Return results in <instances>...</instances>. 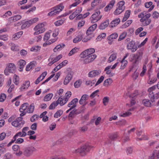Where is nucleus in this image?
<instances>
[{
    "label": "nucleus",
    "instance_id": "393cba45",
    "mask_svg": "<svg viewBox=\"0 0 159 159\" xmlns=\"http://www.w3.org/2000/svg\"><path fill=\"white\" fill-rule=\"evenodd\" d=\"M117 53H113L109 57L108 59V62L109 63L114 61L117 57Z\"/></svg>",
    "mask_w": 159,
    "mask_h": 159
},
{
    "label": "nucleus",
    "instance_id": "2f4dec72",
    "mask_svg": "<svg viewBox=\"0 0 159 159\" xmlns=\"http://www.w3.org/2000/svg\"><path fill=\"white\" fill-rule=\"evenodd\" d=\"M112 82V80L111 78H108L105 80L103 83L104 86H108Z\"/></svg>",
    "mask_w": 159,
    "mask_h": 159
},
{
    "label": "nucleus",
    "instance_id": "1a4fd4ad",
    "mask_svg": "<svg viewBox=\"0 0 159 159\" xmlns=\"http://www.w3.org/2000/svg\"><path fill=\"white\" fill-rule=\"evenodd\" d=\"M95 52V50L93 48L88 49L83 52L81 54V57L84 58L86 56L93 55L92 54Z\"/></svg>",
    "mask_w": 159,
    "mask_h": 159
},
{
    "label": "nucleus",
    "instance_id": "473e14b6",
    "mask_svg": "<svg viewBox=\"0 0 159 159\" xmlns=\"http://www.w3.org/2000/svg\"><path fill=\"white\" fill-rule=\"evenodd\" d=\"M118 35L116 33H114L110 35L108 38L109 40L111 41L113 39H115L118 37Z\"/></svg>",
    "mask_w": 159,
    "mask_h": 159
},
{
    "label": "nucleus",
    "instance_id": "412c9836",
    "mask_svg": "<svg viewBox=\"0 0 159 159\" xmlns=\"http://www.w3.org/2000/svg\"><path fill=\"white\" fill-rule=\"evenodd\" d=\"M88 98L89 96L88 95L86 94L83 95L79 101V103L81 105L84 104L85 101L88 99Z\"/></svg>",
    "mask_w": 159,
    "mask_h": 159
},
{
    "label": "nucleus",
    "instance_id": "37998d69",
    "mask_svg": "<svg viewBox=\"0 0 159 159\" xmlns=\"http://www.w3.org/2000/svg\"><path fill=\"white\" fill-rule=\"evenodd\" d=\"M117 137V134L116 133L110 134L109 135L110 139L112 140H114L116 139Z\"/></svg>",
    "mask_w": 159,
    "mask_h": 159
},
{
    "label": "nucleus",
    "instance_id": "0e129e2a",
    "mask_svg": "<svg viewBox=\"0 0 159 159\" xmlns=\"http://www.w3.org/2000/svg\"><path fill=\"white\" fill-rule=\"evenodd\" d=\"M76 110L74 109L71 111L69 114V117H70L72 118L74 117L73 116L74 115H76Z\"/></svg>",
    "mask_w": 159,
    "mask_h": 159
},
{
    "label": "nucleus",
    "instance_id": "5fc2aeb1",
    "mask_svg": "<svg viewBox=\"0 0 159 159\" xmlns=\"http://www.w3.org/2000/svg\"><path fill=\"white\" fill-rule=\"evenodd\" d=\"M104 78V77L103 76H101L95 84V86H96L100 84L101 82H102L103 81Z\"/></svg>",
    "mask_w": 159,
    "mask_h": 159
},
{
    "label": "nucleus",
    "instance_id": "20e7f679",
    "mask_svg": "<svg viewBox=\"0 0 159 159\" xmlns=\"http://www.w3.org/2000/svg\"><path fill=\"white\" fill-rule=\"evenodd\" d=\"M64 7L61 4L54 7L53 8V10L49 12L48 14V16H52L54 15L58 14L62 11Z\"/></svg>",
    "mask_w": 159,
    "mask_h": 159
},
{
    "label": "nucleus",
    "instance_id": "69168bd1",
    "mask_svg": "<svg viewBox=\"0 0 159 159\" xmlns=\"http://www.w3.org/2000/svg\"><path fill=\"white\" fill-rule=\"evenodd\" d=\"M12 149L14 151H18L20 150L19 146L17 145H15L12 147Z\"/></svg>",
    "mask_w": 159,
    "mask_h": 159
},
{
    "label": "nucleus",
    "instance_id": "bb28decb",
    "mask_svg": "<svg viewBox=\"0 0 159 159\" xmlns=\"http://www.w3.org/2000/svg\"><path fill=\"white\" fill-rule=\"evenodd\" d=\"M25 61L22 60H20L18 62V65L19 66L20 71H21L22 69L25 65Z\"/></svg>",
    "mask_w": 159,
    "mask_h": 159
},
{
    "label": "nucleus",
    "instance_id": "338daca9",
    "mask_svg": "<svg viewBox=\"0 0 159 159\" xmlns=\"http://www.w3.org/2000/svg\"><path fill=\"white\" fill-rule=\"evenodd\" d=\"M4 157L5 159H10L12 157V155L10 153H7L4 155Z\"/></svg>",
    "mask_w": 159,
    "mask_h": 159
},
{
    "label": "nucleus",
    "instance_id": "e2e57ef3",
    "mask_svg": "<svg viewBox=\"0 0 159 159\" xmlns=\"http://www.w3.org/2000/svg\"><path fill=\"white\" fill-rule=\"evenodd\" d=\"M50 37V33L49 32H47L45 34L43 39L44 41H47L48 40Z\"/></svg>",
    "mask_w": 159,
    "mask_h": 159
},
{
    "label": "nucleus",
    "instance_id": "13d9d810",
    "mask_svg": "<svg viewBox=\"0 0 159 159\" xmlns=\"http://www.w3.org/2000/svg\"><path fill=\"white\" fill-rule=\"evenodd\" d=\"M53 58L51 57V56L48 59V61L50 62L48 64V65L50 66L53 64L54 63L56 62L55 61H54L53 60Z\"/></svg>",
    "mask_w": 159,
    "mask_h": 159
},
{
    "label": "nucleus",
    "instance_id": "f704fd0d",
    "mask_svg": "<svg viewBox=\"0 0 159 159\" xmlns=\"http://www.w3.org/2000/svg\"><path fill=\"white\" fill-rule=\"evenodd\" d=\"M132 20H128L121 26V28L123 29L126 28L132 23Z\"/></svg>",
    "mask_w": 159,
    "mask_h": 159
},
{
    "label": "nucleus",
    "instance_id": "6e6552de",
    "mask_svg": "<svg viewBox=\"0 0 159 159\" xmlns=\"http://www.w3.org/2000/svg\"><path fill=\"white\" fill-rule=\"evenodd\" d=\"M97 56L95 54L92 55L90 56H86V58L81 61L83 62L84 64H88L92 62L96 58Z\"/></svg>",
    "mask_w": 159,
    "mask_h": 159
},
{
    "label": "nucleus",
    "instance_id": "79ce46f5",
    "mask_svg": "<svg viewBox=\"0 0 159 159\" xmlns=\"http://www.w3.org/2000/svg\"><path fill=\"white\" fill-rule=\"evenodd\" d=\"M58 104H59L61 106H62L65 104L66 103H65L64 99H63L62 98L60 97L56 101Z\"/></svg>",
    "mask_w": 159,
    "mask_h": 159
},
{
    "label": "nucleus",
    "instance_id": "6e6d98bb",
    "mask_svg": "<svg viewBox=\"0 0 159 159\" xmlns=\"http://www.w3.org/2000/svg\"><path fill=\"white\" fill-rule=\"evenodd\" d=\"M125 4V2L123 1H121L119 2L118 4L119 5L118 7L119 8H124L125 9V7L124 6Z\"/></svg>",
    "mask_w": 159,
    "mask_h": 159
},
{
    "label": "nucleus",
    "instance_id": "8fccbe9b",
    "mask_svg": "<svg viewBox=\"0 0 159 159\" xmlns=\"http://www.w3.org/2000/svg\"><path fill=\"white\" fill-rule=\"evenodd\" d=\"M101 0H94L91 3V6L93 7L98 5L100 2Z\"/></svg>",
    "mask_w": 159,
    "mask_h": 159
},
{
    "label": "nucleus",
    "instance_id": "cd10ccee",
    "mask_svg": "<svg viewBox=\"0 0 159 159\" xmlns=\"http://www.w3.org/2000/svg\"><path fill=\"white\" fill-rule=\"evenodd\" d=\"M142 103L145 106L150 107L151 105V102L148 99H144L142 101Z\"/></svg>",
    "mask_w": 159,
    "mask_h": 159
},
{
    "label": "nucleus",
    "instance_id": "774afa93",
    "mask_svg": "<svg viewBox=\"0 0 159 159\" xmlns=\"http://www.w3.org/2000/svg\"><path fill=\"white\" fill-rule=\"evenodd\" d=\"M50 159H66L65 157L59 156H53Z\"/></svg>",
    "mask_w": 159,
    "mask_h": 159
},
{
    "label": "nucleus",
    "instance_id": "f3484780",
    "mask_svg": "<svg viewBox=\"0 0 159 159\" xmlns=\"http://www.w3.org/2000/svg\"><path fill=\"white\" fill-rule=\"evenodd\" d=\"M78 99L77 98L73 99L68 103V107H71V108L74 109L77 106L76 103L78 102Z\"/></svg>",
    "mask_w": 159,
    "mask_h": 159
},
{
    "label": "nucleus",
    "instance_id": "0eeeda50",
    "mask_svg": "<svg viewBox=\"0 0 159 159\" xmlns=\"http://www.w3.org/2000/svg\"><path fill=\"white\" fill-rule=\"evenodd\" d=\"M100 14V11H97L93 14L91 17L92 23H95L101 19L102 17V15L99 16Z\"/></svg>",
    "mask_w": 159,
    "mask_h": 159
},
{
    "label": "nucleus",
    "instance_id": "58836bf2",
    "mask_svg": "<svg viewBox=\"0 0 159 159\" xmlns=\"http://www.w3.org/2000/svg\"><path fill=\"white\" fill-rule=\"evenodd\" d=\"M63 111L62 110H58L54 115V117L55 118H57L60 117L63 114Z\"/></svg>",
    "mask_w": 159,
    "mask_h": 159
},
{
    "label": "nucleus",
    "instance_id": "ea45409f",
    "mask_svg": "<svg viewBox=\"0 0 159 159\" xmlns=\"http://www.w3.org/2000/svg\"><path fill=\"white\" fill-rule=\"evenodd\" d=\"M65 21L64 19H61L58 20H57L54 23V24L57 26H58L62 25L63 24Z\"/></svg>",
    "mask_w": 159,
    "mask_h": 159
},
{
    "label": "nucleus",
    "instance_id": "aec40b11",
    "mask_svg": "<svg viewBox=\"0 0 159 159\" xmlns=\"http://www.w3.org/2000/svg\"><path fill=\"white\" fill-rule=\"evenodd\" d=\"M120 22V19L119 18H116L112 20L110 25V26L112 28L115 27Z\"/></svg>",
    "mask_w": 159,
    "mask_h": 159
},
{
    "label": "nucleus",
    "instance_id": "72a5a7b5",
    "mask_svg": "<svg viewBox=\"0 0 159 159\" xmlns=\"http://www.w3.org/2000/svg\"><path fill=\"white\" fill-rule=\"evenodd\" d=\"M125 10L124 8H119L118 7L114 12V14L117 15L122 13Z\"/></svg>",
    "mask_w": 159,
    "mask_h": 159
},
{
    "label": "nucleus",
    "instance_id": "e433bc0d",
    "mask_svg": "<svg viewBox=\"0 0 159 159\" xmlns=\"http://www.w3.org/2000/svg\"><path fill=\"white\" fill-rule=\"evenodd\" d=\"M53 94L52 93H49L45 96L44 98V100L45 101H50L52 97Z\"/></svg>",
    "mask_w": 159,
    "mask_h": 159
},
{
    "label": "nucleus",
    "instance_id": "4be33fe9",
    "mask_svg": "<svg viewBox=\"0 0 159 159\" xmlns=\"http://www.w3.org/2000/svg\"><path fill=\"white\" fill-rule=\"evenodd\" d=\"M36 62L34 61L31 62L30 64L28 65L26 68V70L29 71L33 68L35 66Z\"/></svg>",
    "mask_w": 159,
    "mask_h": 159
},
{
    "label": "nucleus",
    "instance_id": "f03ea898",
    "mask_svg": "<svg viewBox=\"0 0 159 159\" xmlns=\"http://www.w3.org/2000/svg\"><path fill=\"white\" fill-rule=\"evenodd\" d=\"M38 20L39 19L38 18L36 17L29 20L25 21V22L24 21H21V24H22L21 26V29H24L29 27L31 25L37 22Z\"/></svg>",
    "mask_w": 159,
    "mask_h": 159
},
{
    "label": "nucleus",
    "instance_id": "4c0bfd02",
    "mask_svg": "<svg viewBox=\"0 0 159 159\" xmlns=\"http://www.w3.org/2000/svg\"><path fill=\"white\" fill-rule=\"evenodd\" d=\"M149 93L148 96L151 99V101L153 102H154L155 96L154 93L152 91H148Z\"/></svg>",
    "mask_w": 159,
    "mask_h": 159
},
{
    "label": "nucleus",
    "instance_id": "7c9ffc66",
    "mask_svg": "<svg viewBox=\"0 0 159 159\" xmlns=\"http://www.w3.org/2000/svg\"><path fill=\"white\" fill-rule=\"evenodd\" d=\"M83 38V37L82 35H79L73 39V42L74 43H76L81 41Z\"/></svg>",
    "mask_w": 159,
    "mask_h": 159
},
{
    "label": "nucleus",
    "instance_id": "39448f33",
    "mask_svg": "<svg viewBox=\"0 0 159 159\" xmlns=\"http://www.w3.org/2000/svg\"><path fill=\"white\" fill-rule=\"evenodd\" d=\"M16 69V67L15 65L13 63H10L5 70L4 74L6 75H8L10 73L15 72Z\"/></svg>",
    "mask_w": 159,
    "mask_h": 159
},
{
    "label": "nucleus",
    "instance_id": "de8ad7c7",
    "mask_svg": "<svg viewBox=\"0 0 159 159\" xmlns=\"http://www.w3.org/2000/svg\"><path fill=\"white\" fill-rule=\"evenodd\" d=\"M11 49L13 51H16L19 50L18 47L14 44H11Z\"/></svg>",
    "mask_w": 159,
    "mask_h": 159
},
{
    "label": "nucleus",
    "instance_id": "052dcab7",
    "mask_svg": "<svg viewBox=\"0 0 159 159\" xmlns=\"http://www.w3.org/2000/svg\"><path fill=\"white\" fill-rule=\"evenodd\" d=\"M6 96L4 93H2L0 96V102H3L6 98Z\"/></svg>",
    "mask_w": 159,
    "mask_h": 159
},
{
    "label": "nucleus",
    "instance_id": "4d7b16f0",
    "mask_svg": "<svg viewBox=\"0 0 159 159\" xmlns=\"http://www.w3.org/2000/svg\"><path fill=\"white\" fill-rule=\"evenodd\" d=\"M4 81V76L2 74H0V87L2 86Z\"/></svg>",
    "mask_w": 159,
    "mask_h": 159
},
{
    "label": "nucleus",
    "instance_id": "a19ab883",
    "mask_svg": "<svg viewBox=\"0 0 159 159\" xmlns=\"http://www.w3.org/2000/svg\"><path fill=\"white\" fill-rule=\"evenodd\" d=\"M121 66L120 69H123L126 66L127 64L128 61L127 60H124V59H123L121 61Z\"/></svg>",
    "mask_w": 159,
    "mask_h": 159
},
{
    "label": "nucleus",
    "instance_id": "c03bdc74",
    "mask_svg": "<svg viewBox=\"0 0 159 159\" xmlns=\"http://www.w3.org/2000/svg\"><path fill=\"white\" fill-rule=\"evenodd\" d=\"M58 105V103H57V102H52L49 106V109L50 110H52L54 109Z\"/></svg>",
    "mask_w": 159,
    "mask_h": 159
},
{
    "label": "nucleus",
    "instance_id": "c9c22d12",
    "mask_svg": "<svg viewBox=\"0 0 159 159\" xmlns=\"http://www.w3.org/2000/svg\"><path fill=\"white\" fill-rule=\"evenodd\" d=\"M79 50V48H75L71 50L69 53L68 54V55L69 56H70L74 54L75 53L77 52Z\"/></svg>",
    "mask_w": 159,
    "mask_h": 159
},
{
    "label": "nucleus",
    "instance_id": "c756f323",
    "mask_svg": "<svg viewBox=\"0 0 159 159\" xmlns=\"http://www.w3.org/2000/svg\"><path fill=\"white\" fill-rule=\"evenodd\" d=\"M34 104L33 103H32L27 109V112L29 113H32L34 110Z\"/></svg>",
    "mask_w": 159,
    "mask_h": 159
},
{
    "label": "nucleus",
    "instance_id": "b1692460",
    "mask_svg": "<svg viewBox=\"0 0 159 159\" xmlns=\"http://www.w3.org/2000/svg\"><path fill=\"white\" fill-rule=\"evenodd\" d=\"M111 67V66H108L105 68L104 70L106 71V74L110 75L109 76L110 77H112L114 75V74L111 72V71L110 70Z\"/></svg>",
    "mask_w": 159,
    "mask_h": 159
},
{
    "label": "nucleus",
    "instance_id": "9d476101",
    "mask_svg": "<svg viewBox=\"0 0 159 159\" xmlns=\"http://www.w3.org/2000/svg\"><path fill=\"white\" fill-rule=\"evenodd\" d=\"M29 106V104L27 103H23L21 106L19 110L21 113L20 114L21 116H22L27 113V108Z\"/></svg>",
    "mask_w": 159,
    "mask_h": 159
},
{
    "label": "nucleus",
    "instance_id": "3c124183",
    "mask_svg": "<svg viewBox=\"0 0 159 159\" xmlns=\"http://www.w3.org/2000/svg\"><path fill=\"white\" fill-rule=\"evenodd\" d=\"M79 131L80 132H84L87 131L88 129V127L85 126L82 127H80L79 128Z\"/></svg>",
    "mask_w": 159,
    "mask_h": 159
},
{
    "label": "nucleus",
    "instance_id": "f257e3e1",
    "mask_svg": "<svg viewBox=\"0 0 159 159\" xmlns=\"http://www.w3.org/2000/svg\"><path fill=\"white\" fill-rule=\"evenodd\" d=\"M92 148V147L88 144L84 145L80 148L73 150L72 152L74 153H79L81 156H84L89 152Z\"/></svg>",
    "mask_w": 159,
    "mask_h": 159
},
{
    "label": "nucleus",
    "instance_id": "603ef678",
    "mask_svg": "<svg viewBox=\"0 0 159 159\" xmlns=\"http://www.w3.org/2000/svg\"><path fill=\"white\" fill-rule=\"evenodd\" d=\"M25 133H24V134L22 133V132H19L17 133L14 136V137H15V138H16V139L19 136L20 137H25Z\"/></svg>",
    "mask_w": 159,
    "mask_h": 159
},
{
    "label": "nucleus",
    "instance_id": "09e8293b",
    "mask_svg": "<svg viewBox=\"0 0 159 159\" xmlns=\"http://www.w3.org/2000/svg\"><path fill=\"white\" fill-rule=\"evenodd\" d=\"M40 47L39 46H34L30 48L31 51L37 52L40 49Z\"/></svg>",
    "mask_w": 159,
    "mask_h": 159
},
{
    "label": "nucleus",
    "instance_id": "5701e85b",
    "mask_svg": "<svg viewBox=\"0 0 159 159\" xmlns=\"http://www.w3.org/2000/svg\"><path fill=\"white\" fill-rule=\"evenodd\" d=\"M65 46V44L63 43H61L58 45L54 48L53 51L55 52L60 51L64 48Z\"/></svg>",
    "mask_w": 159,
    "mask_h": 159
},
{
    "label": "nucleus",
    "instance_id": "dca6fc26",
    "mask_svg": "<svg viewBox=\"0 0 159 159\" xmlns=\"http://www.w3.org/2000/svg\"><path fill=\"white\" fill-rule=\"evenodd\" d=\"M97 26L96 24H95L90 27L86 31V34L87 35L91 34L96 29Z\"/></svg>",
    "mask_w": 159,
    "mask_h": 159
},
{
    "label": "nucleus",
    "instance_id": "f8f14e48",
    "mask_svg": "<svg viewBox=\"0 0 159 159\" xmlns=\"http://www.w3.org/2000/svg\"><path fill=\"white\" fill-rule=\"evenodd\" d=\"M143 54V52L141 51L138 50L136 54H133V59L135 60V63H136L139 60L141 59Z\"/></svg>",
    "mask_w": 159,
    "mask_h": 159
},
{
    "label": "nucleus",
    "instance_id": "c85d7f7f",
    "mask_svg": "<svg viewBox=\"0 0 159 159\" xmlns=\"http://www.w3.org/2000/svg\"><path fill=\"white\" fill-rule=\"evenodd\" d=\"M71 93L70 91L67 92L65 94V97L64 98L65 103H66L68 100V99L71 96Z\"/></svg>",
    "mask_w": 159,
    "mask_h": 159
},
{
    "label": "nucleus",
    "instance_id": "864d4df0",
    "mask_svg": "<svg viewBox=\"0 0 159 159\" xmlns=\"http://www.w3.org/2000/svg\"><path fill=\"white\" fill-rule=\"evenodd\" d=\"M39 118V116L37 115H34L32 116L30 119V121L33 122L35 121Z\"/></svg>",
    "mask_w": 159,
    "mask_h": 159
},
{
    "label": "nucleus",
    "instance_id": "423d86ee",
    "mask_svg": "<svg viewBox=\"0 0 159 159\" xmlns=\"http://www.w3.org/2000/svg\"><path fill=\"white\" fill-rule=\"evenodd\" d=\"M34 30L36 31L34 34H38L43 32L45 30L44 24L43 23L39 24L35 27Z\"/></svg>",
    "mask_w": 159,
    "mask_h": 159
},
{
    "label": "nucleus",
    "instance_id": "a878e982",
    "mask_svg": "<svg viewBox=\"0 0 159 159\" xmlns=\"http://www.w3.org/2000/svg\"><path fill=\"white\" fill-rule=\"evenodd\" d=\"M23 34V32L22 31H20L18 33H17L16 34L14 35L12 37V40H17L20 37L21 35Z\"/></svg>",
    "mask_w": 159,
    "mask_h": 159
},
{
    "label": "nucleus",
    "instance_id": "ddd939ff",
    "mask_svg": "<svg viewBox=\"0 0 159 159\" xmlns=\"http://www.w3.org/2000/svg\"><path fill=\"white\" fill-rule=\"evenodd\" d=\"M100 70H94L90 71L88 74V76L91 78H93L98 75L101 73Z\"/></svg>",
    "mask_w": 159,
    "mask_h": 159
},
{
    "label": "nucleus",
    "instance_id": "2eb2a0df",
    "mask_svg": "<svg viewBox=\"0 0 159 159\" xmlns=\"http://www.w3.org/2000/svg\"><path fill=\"white\" fill-rule=\"evenodd\" d=\"M73 73L70 72L67 74L64 81V84L65 85L67 84L71 80L73 77Z\"/></svg>",
    "mask_w": 159,
    "mask_h": 159
},
{
    "label": "nucleus",
    "instance_id": "9b49d317",
    "mask_svg": "<svg viewBox=\"0 0 159 159\" xmlns=\"http://www.w3.org/2000/svg\"><path fill=\"white\" fill-rule=\"evenodd\" d=\"M128 49L131 50L132 52H135L137 49V46L135 45V42L134 41H131L127 45Z\"/></svg>",
    "mask_w": 159,
    "mask_h": 159
},
{
    "label": "nucleus",
    "instance_id": "680f3d73",
    "mask_svg": "<svg viewBox=\"0 0 159 159\" xmlns=\"http://www.w3.org/2000/svg\"><path fill=\"white\" fill-rule=\"evenodd\" d=\"M12 14L11 12L10 11H8L6 12L4 15L2 16L3 18H6L8 16H11Z\"/></svg>",
    "mask_w": 159,
    "mask_h": 159
},
{
    "label": "nucleus",
    "instance_id": "bf43d9fd",
    "mask_svg": "<svg viewBox=\"0 0 159 159\" xmlns=\"http://www.w3.org/2000/svg\"><path fill=\"white\" fill-rule=\"evenodd\" d=\"M81 84V82L80 80L76 81L74 83V86L75 88H78L80 87Z\"/></svg>",
    "mask_w": 159,
    "mask_h": 159
},
{
    "label": "nucleus",
    "instance_id": "4468645a",
    "mask_svg": "<svg viewBox=\"0 0 159 159\" xmlns=\"http://www.w3.org/2000/svg\"><path fill=\"white\" fill-rule=\"evenodd\" d=\"M22 116L18 117L11 123V125L15 127L20 128L21 124H20V122L22 121Z\"/></svg>",
    "mask_w": 159,
    "mask_h": 159
},
{
    "label": "nucleus",
    "instance_id": "7ed1b4c3",
    "mask_svg": "<svg viewBox=\"0 0 159 159\" xmlns=\"http://www.w3.org/2000/svg\"><path fill=\"white\" fill-rule=\"evenodd\" d=\"M36 150L35 148L33 146L27 147L24 149L23 154L25 156L29 157L31 156L34 152Z\"/></svg>",
    "mask_w": 159,
    "mask_h": 159
},
{
    "label": "nucleus",
    "instance_id": "6ab92c4d",
    "mask_svg": "<svg viewBox=\"0 0 159 159\" xmlns=\"http://www.w3.org/2000/svg\"><path fill=\"white\" fill-rule=\"evenodd\" d=\"M109 24V20H107L100 25L98 27L99 29L101 30H104L108 26Z\"/></svg>",
    "mask_w": 159,
    "mask_h": 159
},
{
    "label": "nucleus",
    "instance_id": "a211bd4d",
    "mask_svg": "<svg viewBox=\"0 0 159 159\" xmlns=\"http://www.w3.org/2000/svg\"><path fill=\"white\" fill-rule=\"evenodd\" d=\"M21 18V16L17 15H15L13 16L10 17L8 19V21L10 23H12L14 21H16L20 19Z\"/></svg>",
    "mask_w": 159,
    "mask_h": 159
},
{
    "label": "nucleus",
    "instance_id": "a18cd8bd",
    "mask_svg": "<svg viewBox=\"0 0 159 159\" xmlns=\"http://www.w3.org/2000/svg\"><path fill=\"white\" fill-rule=\"evenodd\" d=\"M127 35V33L124 32H123L120 36L119 38L118 39V41H120L123 39Z\"/></svg>",
    "mask_w": 159,
    "mask_h": 159
},
{
    "label": "nucleus",
    "instance_id": "49530a36",
    "mask_svg": "<svg viewBox=\"0 0 159 159\" xmlns=\"http://www.w3.org/2000/svg\"><path fill=\"white\" fill-rule=\"evenodd\" d=\"M14 83L16 85L19 84V76L16 75H14V78L13 80Z\"/></svg>",
    "mask_w": 159,
    "mask_h": 159
}]
</instances>
